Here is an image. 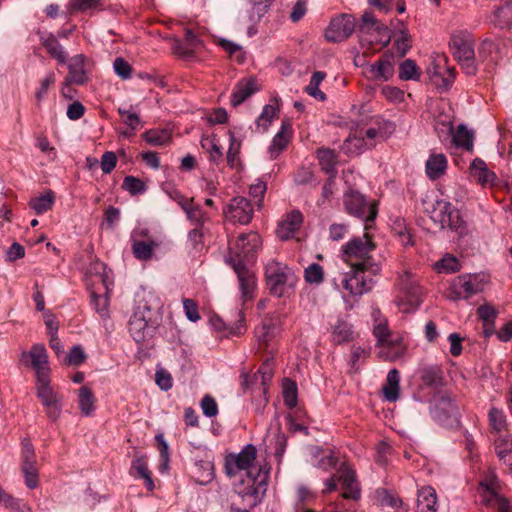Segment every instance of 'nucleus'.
<instances>
[{
  "instance_id": "60",
  "label": "nucleus",
  "mask_w": 512,
  "mask_h": 512,
  "mask_svg": "<svg viewBox=\"0 0 512 512\" xmlns=\"http://www.w3.org/2000/svg\"><path fill=\"white\" fill-rule=\"evenodd\" d=\"M495 17L499 27H511L512 26V1L504 5H500L494 11Z\"/></svg>"
},
{
  "instance_id": "63",
  "label": "nucleus",
  "mask_w": 512,
  "mask_h": 512,
  "mask_svg": "<svg viewBox=\"0 0 512 512\" xmlns=\"http://www.w3.org/2000/svg\"><path fill=\"white\" fill-rule=\"evenodd\" d=\"M109 294L97 295L96 293L91 294V304L95 311L102 317L106 318L109 315Z\"/></svg>"
},
{
  "instance_id": "32",
  "label": "nucleus",
  "mask_w": 512,
  "mask_h": 512,
  "mask_svg": "<svg viewBox=\"0 0 512 512\" xmlns=\"http://www.w3.org/2000/svg\"><path fill=\"white\" fill-rule=\"evenodd\" d=\"M373 319H374V325H373V335L375 336L377 340V347L385 342H387L389 339H392L393 337H396L397 335L393 334L388 326V321L385 317L381 316L379 311L373 312Z\"/></svg>"
},
{
  "instance_id": "25",
  "label": "nucleus",
  "mask_w": 512,
  "mask_h": 512,
  "mask_svg": "<svg viewBox=\"0 0 512 512\" xmlns=\"http://www.w3.org/2000/svg\"><path fill=\"white\" fill-rule=\"evenodd\" d=\"M258 90L259 87L256 78L248 77L239 80L231 93V105L234 107L239 106Z\"/></svg>"
},
{
  "instance_id": "16",
  "label": "nucleus",
  "mask_w": 512,
  "mask_h": 512,
  "mask_svg": "<svg viewBox=\"0 0 512 512\" xmlns=\"http://www.w3.org/2000/svg\"><path fill=\"white\" fill-rule=\"evenodd\" d=\"M431 220L438 224L440 228L456 229L461 224V217L459 211L452 206L447 200H437L431 211Z\"/></svg>"
},
{
  "instance_id": "23",
  "label": "nucleus",
  "mask_w": 512,
  "mask_h": 512,
  "mask_svg": "<svg viewBox=\"0 0 512 512\" xmlns=\"http://www.w3.org/2000/svg\"><path fill=\"white\" fill-rule=\"evenodd\" d=\"M303 223V215L299 210L288 212L279 222L277 227V235L282 240L292 238L300 229Z\"/></svg>"
},
{
  "instance_id": "4",
  "label": "nucleus",
  "mask_w": 512,
  "mask_h": 512,
  "mask_svg": "<svg viewBox=\"0 0 512 512\" xmlns=\"http://www.w3.org/2000/svg\"><path fill=\"white\" fill-rule=\"evenodd\" d=\"M266 284L269 292L276 297H283L294 288L297 277L287 265L275 260L265 266Z\"/></svg>"
},
{
  "instance_id": "18",
  "label": "nucleus",
  "mask_w": 512,
  "mask_h": 512,
  "mask_svg": "<svg viewBox=\"0 0 512 512\" xmlns=\"http://www.w3.org/2000/svg\"><path fill=\"white\" fill-rule=\"evenodd\" d=\"M232 267L238 278L242 302L252 300L257 286L255 273L241 261L235 262Z\"/></svg>"
},
{
  "instance_id": "27",
  "label": "nucleus",
  "mask_w": 512,
  "mask_h": 512,
  "mask_svg": "<svg viewBox=\"0 0 512 512\" xmlns=\"http://www.w3.org/2000/svg\"><path fill=\"white\" fill-rule=\"evenodd\" d=\"M379 357L385 361H396L401 358L406 352V345L401 336L393 337L387 342L378 346Z\"/></svg>"
},
{
  "instance_id": "54",
  "label": "nucleus",
  "mask_w": 512,
  "mask_h": 512,
  "mask_svg": "<svg viewBox=\"0 0 512 512\" xmlns=\"http://www.w3.org/2000/svg\"><path fill=\"white\" fill-rule=\"evenodd\" d=\"M183 211L190 223L196 227H203L204 223L209 220V217L202 208L194 205L193 202L184 207Z\"/></svg>"
},
{
  "instance_id": "33",
  "label": "nucleus",
  "mask_w": 512,
  "mask_h": 512,
  "mask_svg": "<svg viewBox=\"0 0 512 512\" xmlns=\"http://www.w3.org/2000/svg\"><path fill=\"white\" fill-rule=\"evenodd\" d=\"M78 407L83 416L93 415L96 409V398L92 390L87 386H82L77 391Z\"/></svg>"
},
{
  "instance_id": "12",
  "label": "nucleus",
  "mask_w": 512,
  "mask_h": 512,
  "mask_svg": "<svg viewBox=\"0 0 512 512\" xmlns=\"http://www.w3.org/2000/svg\"><path fill=\"white\" fill-rule=\"evenodd\" d=\"M273 378V372L270 364L264 363L258 371L249 376L246 373L241 374V385L244 391L250 390L253 397H263L264 403L268 402L266 397L268 393L269 383Z\"/></svg>"
},
{
  "instance_id": "55",
  "label": "nucleus",
  "mask_w": 512,
  "mask_h": 512,
  "mask_svg": "<svg viewBox=\"0 0 512 512\" xmlns=\"http://www.w3.org/2000/svg\"><path fill=\"white\" fill-rule=\"evenodd\" d=\"M434 268L438 273L450 274L459 271L461 264L455 256L447 254L435 263Z\"/></svg>"
},
{
  "instance_id": "48",
  "label": "nucleus",
  "mask_w": 512,
  "mask_h": 512,
  "mask_svg": "<svg viewBox=\"0 0 512 512\" xmlns=\"http://www.w3.org/2000/svg\"><path fill=\"white\" fill-rule=\"evenodd\" d=\"M158 247V243L150 241H134L132 244V250L134 256L139 260L147 261L152 258L153 251Z\"/></svg>"
},
{
  "instance_id": "64",
  "label": "nucleus",
  "mask_w": 512,
  "mask_h": 512,
  "mask_svg": "<svg viewBox=\"0 0 512 512\" xmlns=\"http://www.w3.org/2000/svg\"><path fill=\"white\" fill-rule=\"evenodd\" d=\"M283 399L289 408H294L297 405V387L294 382L290 380L285 381L283 385Z\"/></svg>"
},
{
  "instance_id": "56",
  "label": "nucleus",
  "mask_w": 512,
  "mask_h": 512,
  "mask_svg": "<svg viewBox=\"0 0 512 512\" xmlns=\"http://www.w3.org/2000/svg\"><path fill=\"white\" fill-rule=\"evenodd\" d=\"M118 113L122 116L123 122L129 127L130 130L125 131L123 134L126 137L133 136L134 131L140 125V117L126 108H118Z\"/></svg>"
},
{
  "instance_id": "45",
  "label": "nucleus",
  "mask_w": 512,
  "mask_h": 512,
  "mask_svg": "<svg viewBox=\"0 0 512 512\" xmlns=\"http://www.w3.org/2000/svg\"><path fill=\"white\" fill-rule=\"evenodd\" d=\"M297 502L296 509L297 512H314V510L305 507V504H309L316 499V493L313 492L310 488L305 485H300L296 490Z\"/></svg>"
},
{
  "instance_id": "10",
  "label": "nucleus",
  "mask_w": 512,
  "mask_h": 512,
  "mask_svg": "<svg viewBox=\"0 0 512 512\" xmlns=\"http://www.w3.org/2000/svg\"><path fill=\"white\" fill-rule=\"evenodd\" d=\"M36 396L45 409L49 420L56 421L62 413L63 395L51 386L50 378L36 381Z\"/></svg>"
},
{
  "instance_id": "57",
  "label": "nucleus",
  "mask_w": 512,
  "mask_h": 512,
  "mask_svg": "<svg viewBox=\"0 0 512 512\" xmlns=\"http://www.w3.org/2000/svg\"><path fill=\"white\" fill-rule=\"evenodd\" d=\"M122 188L132 196L143 194L147 190L146 184L134 176H126L123 180Z\"/></svg>"
},
{
  "instance_id": "1",
  "label": "nucleus",
  "mask_w": 512,
  "mask_h": 512,
  "mask_svg": "<svg viewBox=\"0 0 512 512\" xmlns=\"http://www.w3.org/2000/svg\"><path fill=\"white\" fill-rule=\"evenodd\" d=\"M162 302L152 293H144L136 302L128 323L131 337L136 343H143L151 338L159 324Z\"/></svg>"
},
{
  "instance_id": "3",
  "label": "nucleus",
  "mask_w": 512,
  "mask_h": 512,
  "mask_svg": "<svg viewBox=\"0 0 512 512\" xmlns=\"http://www.w3.org/2000/svg\"><path fill=\"white\" fill-rule=\"evenodd\" d=\"M270 478V469L249 470L235 485L234 490L248 506L258 505L266 494Z\"/></svg>"
},
{
  "instance_id": "26",
  "label": "nucleus",
  "mask_w": 512,
  "mask_h": 512,
  "mask_svg": "<svg viewBox=\"0 0 512 512\" xmlns=\"http://www.w3.org/2000/svg\"><path fill=\"white\" fill-rule=\"evenodd\" d=\"M292 137V125L288 120H283L279 131L273 137L268 148L271 158H277L286 149Z\"/></svg>"
},
{
  "instance_id": "9",
  "label": "nucleus",
  "mask_w": 512,
  "mask_h": 512,
  "mask_svg": "<svg viewBox=\"0 0 512 512\" xmlns=\"http://www.w3.org/2000/svg\"><path fill=\"white\" fill-rule=\"evenodd\" d=\"M257 449L252 444L245 445L239 453H230L225 457L224 468L229 477L236 476L240 471L249 472L253 469H268L255 465Z\"/></svg>"
},
{
  "instance_id": "38",
  "label": "nucleus",
  "mask_w": 512,
  "mask_h": 512,
  "mask_svg": "<svg viewBox=\"0 0 512 512\" xmlns=\"http://www.w3.org/2000/svg\"><path fill=\"white\" fill-rule=\"evenodd\" d=\"M54 203V192L52 190H47L44 194L31 198L29 206L36 214L40 215L51 210Z\"/></svg>"
},
{
  "instance_id": "21",
  "label": "nucleus",
  "mask_w": 512,
  "mask_h": 512,
  "mask_svg": "<svg viewBox=\"0 0 512 512\" xmlns=\"http://www.w3.org/2000/svg\"><path fill=\"white\" fill-rule=\"evenodd\" d=\"M479 490L483 502L486 504H499V498H503L499 491L501 490V482L494 471H489L479 483Z\"/></svg>"
},
{
  "instance_id": "29",
  "label": "nucleus",
  "mask_w": 512,
  "mask_h": 512,
  "mask_svg": "<svg viewBox=\"0 0 512 512\" xmlns=\"http://www.w3.org/2000/svg\"><path fill=\"white\" fill-rule=\"evenodd\" d=\"M86 57L83 54H77L67 60L68 74L65 78L68 81H74V84L83 85L87 81L85 70Z\"/></svg>"
},
{
  "instance_id": "22",
  "label": "nucleus",
  "mask_w": 512,
  "mask_h": 512,
  "mask_svg": "<svg viewBox=\"0 0 512 512\" xmlns=\"http://www.w3.org/2000/svg\"><path fill=\"white\" fill-rule=\"evenodd\" d=\"M38 35L41 45L46 49L50 57L56 60L59 65H65L68 60V53L57 37L51 32L38 31Z\"/></svg>"
},
{
  "instance_id": "35",
  "label": "nucleus",
  "mask_w": 512,
  "mask_h": 512,
  "mask_svg": "<svg viewBox=\"0 0 512 512\" xmlns=\"http://www.w3.org/2000/svg\"><path fill=\"white\" fill-rule=\"evenodd\" d=\"M354 332L352 326L342 320L338 319L337 322L331 327V339L335 344H342L353 340Z\"/></svg>"
},
{
  "instance_id": "7",
  "label": "nucleus",
  "mask_w": 512,
  "mask_h": 512,
  "mask_svg": "<svg viewBox=\"0 0 512 512\" xmlns=\"http://www.w3.org/2000/svg\"><path fill=\"white\" fill-rule=\"evenodd\" d=\"M490 275L485 272L462 274L453 279L450 285V298L467 300L483 292L490 284Z\"/></svg>"
},
{
  "instance_id": "43",
  "label": "nucleus",
  "mask_w": 512,
  "mask_h": 512,
  "mask_svg": "<svg viewBox=\"0 0 512 512\" xmlns=\"http://www.w3.org/2000/svg\"><path fill=\"white\" fill-rule=\"evenodd\" d=\"M276 325L272 320L264 321L255 329V336L259 345L266 347L276 336Z\"/></svg>"
},
{
  "instance_id": "59",
  "label": "nucleus",
  "mask_w": 512,
  "mask_h": 512,
  "mask_svg": "<svg viewBox=\"0 0 512 512\" xmlns=\"http://www.w3.org/2000/svg\"><path fill=\"white\" fill-rule=\"evenodd\" d=\"M419 77V68L413 60L407 59L400 64L399 78L401 80H418Z\"/></svg>"
},
{
  "instance_id": "46",
  "label": "nucleus",
  "mask_w": 512,
  "mask_h": 512,
  "mask_svg": "<svg viewBox=\"0 0 512 512\" xmlns=\"http://www.w3.org/2000/svg\"><path fill=\"white\" fill-rule=\"evenodd\" d=\"M316 155L322 169L328 174H334L337 164L335 152L328 148H320L317 150Z\"/></svg>"
},
{
  "instance_id": "58",
  "label": "nucleus",
  "mask_w": 512,
  "mask_h": 512,
  "mask_svg": "<svg viewBox=\"0 0 512 512\" xmlns=\"http://www.w3.org/2000/svg\"><path fill=\"white\" fill-rule=\"evenodd\" d=\"M304 279L311 285H319L324 280L323 267L317 263H312L304 270Z\"/></svg>"
},
{
  "instance_id": "13",
  "label": "nucleus",
  "mask_w": 512,
  "mask_h": 512,
  "mask_svg": "<svg viewBox=\"0 0 512 512\" xmlns=\"http://www.w3.org/2000/svg\"><path fill=\"white\" fill-rule=\"evenodd\" d=\"M344 206L346 211L368 223L374 221L377 215V207L375 202H368L365 197L357 191H349L344 194Z\"/></svg>"
},
{
  "instance_id": "51",
  "label": "nucleus",
  "mask_w": 512,
  "mask_h": 512,
  "mask_svg": "<svg viewBox=\"0 0 512 512\" xmlns=\"http://www.w3.org/2000/svg\"><path fill=\"white\" fill-rule=\"evenodd\" d=\"M195 479L200 485L210 483L214 478L213 464L208 461H201L195 465Z\"/></svg>"
},
{
  "instance_id": "36",
  "label": "nucleus",
  "mask_w": 512,
  "mask_h": 512,
  "mask_svg": "<svg viewBox=\"0 0 512 512\" xmlns=\"http://www.w3.org/2000/svg\"><path fill=\"white\" fill-rule=\"evenodd\" d=\"M435 417L441 419L442 415L451 417L456 413V406L449 395L439 393L434 396Z\"/></svg>"
},
{
  "instance_id": "30",
  "label": "nucleus",
  "mask_w": 512,
  "mask_h": 512,
  "mask_svg": "<svg viewBox=\"0 0 512 512\" xmlns=\"http://www.w3.org/2000/svg\"><path fill=\"white\" fill-rule=\"evenodd\" d=\"M471 176L482 186H493L496 183V174L489 170L487 164L479 158H476L470 164Z\"/></svg>"
},
{
  "instance_id": "37",
  "label": "nucleus",
  "mask_w": 512,
  "mask_h": 512,
  "mask_svg": "<svg viewBox=\"0 0 512 512\" xmlns=\"http://www.w3.org/2000/svg\"><path fill=\"white\" fill-rule=\"evenodd\" d=\"M400 374L397 369H391L386 378V384L383 387V394L387 401L395 402L399 398Z\"/></svg>"
},
{
  "instance_id": "28",
  "label": "nucleus",
  "mask_w": 512,
  "mask_h": 512,
  "mask_svg": "<svg viewBox=\"0 0 512 512\" xmlns=\"http://www.w3.org/2000/svg\"><path fill=\"white\" fill-rule=\"evenodd\" d=\"M417 512H437L438 499L436 490L431 486H422L417 490Z\"/></svg>"
},
{
  "instance_id": "40",
  "label": "nucleus",
  "mask_w": 512,
  "mask_h": 512,
  "mask_svg": "<svg viewBox=\"0 0 512 512\" xmlns=\"http://www.w3.org/2000/svg\"><path fill=\"white\" fill-rule=\"evenodd\" d=\"M420 377L425 385L438 387L442 385L443 371L438 365L425 366L420 371Z\"/></svg>"
},
{
  "instance_id": "42",
  "label": "nucleus",
  "mask_w": 512,
  "mask_h": 512,
  "mask_svg": "<svg viewBox=\"0 0 512 512\" xmlns=\"http://www.w3.org/2000/svg\"><path fill=\"white\" fill-rule=\"evenodd\" d=\"M495 451L497 456L505 462L512 460V437L510 435H499L495 441Z\"/></svg>"
},
{
  "instance_id": "20",
  "label": "nucleus",
  "mask_w": 512,
  "mask_h": 512,
  "mask_svg": "<svg viewBox=\"0 0 512 512\" xmlns=\"http://www.w3.org/2000/svg\"><path fill=\"white\" fill-rule=\"evenodd\" d=\"M202 46V41L190 29L185 30L184 39H171V49L173 53L181 58L190 59L195 51Z\"/></svg>"
},
{
  "instance_id": "24",
  "label": "nucleus",
  "mask_w": 512,
  "mask_h": 512,
  "mask_svg": "<svg viewBox=\"0 0 512 512\" xmlns=\"http://www.w3.org/2000/svg\"><path fill=\"white\" fill-rule=\"evenodd\" d=\"M338 482L343 488V498L356 500L360 497V489L356 480L355 472L349 466L343 464L340 467Z\"/></svg>"
},
{
  "instance_id": "17",
  "label": "nucleus",
  "mask_w": 512,
  "mask_h": 512,
  "mask_svg": "<svg viewBox=\"0 0 512 512\" xmlns=\"http://www.w3.org/2000/svg\"><path fill=\"white\" fill-rule=\"evenodd\" d=\"M354 30V18L348 14H340L330 20L325 30L324 37L328 42H342L349 38Z\"/></svg>"
},
{
  "instance_id": "15",
  "label": "nucleus",
  "mask_w": 512,
  "mask_h": 512,
  "mask_svg": "<svg viewBox=\"0 0 512 512\" xmlns=\"http://www.w3.org/2000/svg\"><path fill=\"white\" fill-rule=\"evenodd\" d=\"M253 213L251 202L242 196L232 198L223 209L225 220L233 224H249L253 218Z\"/></svg>"
},
{
  "instance_id": "61",
  "label": "nucleus",
  "mask_w": 512,
  "mask_h": 512,
  "mask_svg": "<svg viewBox=\"0 0 512 512\" xmlns=\"http://www.w3.org/2000/svg\"><path fill=\"white\" fill-rule=\"evenodd\" d=\"M378 495L380 497V502L382 505H387L396 510L404 509L405 512L408 511V508L404 505L402 499L398 497L396 494H393L385 489L378 491Z\"/></svg>"
},
{
  "instance_id": "34",
  "label": "nucleus",
  "mask_w": 512,
  "mask_h": 512,
  "mask_svg": "<svg viewBox=\"0 0 512 512\" xmlns=\"http://www.w3.org/2000/svg\"><path fill=\"white\" fill-rule=\"evenodd\" d=\"M279 116L277 101L266 104L259 117L256 119V126L259 131L266 132L274 119Z\"/></svg>"
},
{
  "instance_id": "8",
  "label": "nucleus",
  "mask_w": 512,
  "mask_h": 512,
  "mask_svg": "<svg viewBox=\"0 0 512 512\" xmlns=\"http://www.w3.org/2000/svg\"><path fill=\"white\" fill-rule=\"evenodd\" d=\"M262 241L257 232L243 233L237 237L233 244H230V263L235 262L248 264L254 261L255 254L261 248Z\"/></svg>"
},
{
  "instance_id": "41",
  "label": "nucleus",
  "mask_w": 512,
  "mask_h": 512,
  "mask_svg": "<svg viewBox=\"0 0 512 512\" xmlns=\"http://www.w3.org/2000/svg\"><path fill=\"white\" fill-rule=\"evenodd\" d=\"M55 82L56 76L53 71H48L45 76L39 80L34 92L37 105H40L46 99L49 90L55 85Z\"/></svg>"
},
{
  "instance_id": "39",
  "label": "nucleus",
  "mask_w": 512,
  "mask_h": 512,
  "mask_svg": "<svg viewBox=\"0 0 512 512\" xmlns=\"http://www.w3.org/2000/svg\"><path fill=\"white\" fill-rule=\"evenodd\" d=\"M369 73L372 79L375 80H389L393 75V67L391 61L387 58H382L370 65Z\"/></svg>"
},
{
  "instance_id": "11",
  "label": "nucleus",
  "mask_w": 512,
  "mask_h": 512,
  "mask_svg": "<svg viewBox=\"0 0 512 512\" xmlns=\"http://www.w3.org/2000/svg\"><path fill=\"white\" fill-rule=\"evenodd\" d=\"M350 271L341 275V286L352 296H361L373 287L370 269L350 267Z\"/></svg>"
},
{
  "instance_id": "44",
  "label": "nucleus",
  "mask_w": 512,
  "mask_h": 512,
  "mask_svg": "<svg viewBox=\"0 0 512 512\" xmlns=\"http://www.w3.org/2000/svg\"><path fill=\"white\" fill-rule=\"evenodd\" d=\"M101 6V0H69L67 9L70 14L77 12L92 13L93 11L100 9Z\"/></svg>"
},
{
  "instance_id": "53",
  "label": "nucleus",
  "mask_w": 512,
  "mask_h": 512,
  "mask_svg": "<svg viewBox=\"0 0 512 512\" xmlns=\"http://www.w3.org/2000/svg\"><path fill=\"white\" fill-rule=\"evenodd\" d=\"M201 146L209 154L210 161L218 163L221 160L222 150L214 136L202 137Z\"/></svg>"
},
{
  "instance_id": "19",
  "label": "nucleus",
  "mask_w": 512,
  "mask_h": 512,
  "mask_svg": "<svg viewBox=\"0 0 512 512\" xmlns=\"http://www.w3.org/2000/svg\"><path fill=\"white\" fill-rule=\"evenodd\" d=\"M250 7L239 16V23L247 27L248 36L256 34L255 25L266 13L273 0H248Z\"/></svg>"
},
{
  "instance_id": "49",
  "label": "nucleus",
  "mask_w": 512,
  "mask_h": 512,
  "mask_svg": "<svg viewBox=\"0 0 512 512\" xmlns=\"http://www.w3.org/2000/svg\"><path fill=\"white\" fill-rule=\"evenodd\" d=\"M144 140L153 146H162L171 139V132L168 129H150L143 134Z\"/></svg>"
},
{
  "instance_id": "6",
  "label": "nucleus",
  "mask_w": 512,
  "mask_h": 512,
  "mask_svg": "<svg viewBox=\"0 0 512 512\" xmlns=\"http://www.w3.org/2000/svg\"><path fill=\"white\" fill-rule=\"evenodd\" d=\"M423 289L418 278L410 271H404L398 278L396 304L402 312L416 310L423 301Z\"/></svg>"
},
{
  "instance_id": "2",
  "label": "nucleus",
  "mask_w": 512,
  "mask_h": 512,
  "mask_svg": "<svg viewBox=\"0 0 512 512\" xmlns=\"http://www.w3.org/2000/svg\"><path fill=\"white\" fill-rule=\"evenodd\" d=\"M375 249L371 238L365 234L363 237H355L342 246L341 258L350 267L370 269L373 274L380 271V266L370 255Z\"/></svg>"
},
{
  "instance_id": "14",
  "label": "nucleus",
  "mask_w": 512,
  "mask_h": 512,
  "mask_svg": "<svg viewBox=\"0 0 512 512\" xmlns=\"http://www.w3.org/2000/svg\"><path fill=\"white\" fill-rule=\"evenodd\" d=\"M21 362L31 367L36 374V381L49 379L50 368L48 365L47 350L42 344H35L30 351L21 354Z\"/></svg>"
},
{
  "instance_id": "31",
  "label": "nucleus",
  "mask_w": 512,
  "mask_h": 512,
  "mask_svg": "<svg viewBox=\"0 0 512 512\" xmlns=\"http://www.w3.org/2000/svg\"><path fill=\"white\" fill-rule=\"evenodd\" d=\"M448 168V160L443 153H431L425 164L427 177L435 181L443 176Z\"/></svg>"
},
{
  "instance_id": "52",
  "label": "nucleus",
  "mask_w": 512,
  "mask_h": 512,
  "mask_svg": "<svg viewBox=\"0 0 512 512\" xmlns=\"http://www.w3.org/2000/svg\"><path fill=\"white\" fill-rule=\"evenodd\" d=\"M326 73L323 71H316L311 76L309 84L306 86L305 91L315 99L320 101H324L326 99L325 93H323L319 86L322 81L325 79Z\"/></svg>"
},
{
  "instance_id": "50",
  "label": "nucleus",
  "mask_w": 512,
  "mask_h": 512,
  "mask_svg": "<svg viewBox=\"0 0 512 512\" xmlns=\"http://www.w3.org/2000/svg\"><path fill=\"white\" fill-rule=\"evenodd\" d=\"M489 426L492 432L502 435L506 431V416L504 412L497 408H491L488 413Z\"/></svg>"
},
{
  "instance_id": "62",
  "label": "nucleus",
  "mask_w": 512,
  "mask_h": 512,
  "mask_svg": "<svg viewBox=\"0 0 512 512\" xmlns=\"http://www.w3.org/2000/svg\"><path fill=\"white\" fill-rule=\"evenodd\" d=\"M22 472L26 486L30 489L36 488L38 486V469L36 468V463H22Z\"/></svg>"
},
{
  "instance_id": "47",
  "label": "nucleus",
  "mask_w": 512,
  "mask_h": 512,
  "mask_svg": "<svg viewBox=\"0 0 512 512\" xmlns=\"http://www.w3.org/2000/svg\"><path fill=\"white\" fill-rule=\"evenodd\" d=\"M456 147L463 148L467 151L473 149V133L464 125H459L452 137Z\"/></svg>"
},
{
  "instance_id": "5",
  "label": "nucleus",
  "mask_w": 512,
  "mask_h": 512,
  "mask_svg": "<svg viewBox=\"0 0 512 512\" xmlns=\"http://www.w3.org/2000/svg\"><path fill=\"white\" fill-rule=\"evenodd\" d=\"M449 47L454 58L462 66L465 73H476L474 38L467 30H455L452 32Z\"/></svg>"
}]
</instances>
